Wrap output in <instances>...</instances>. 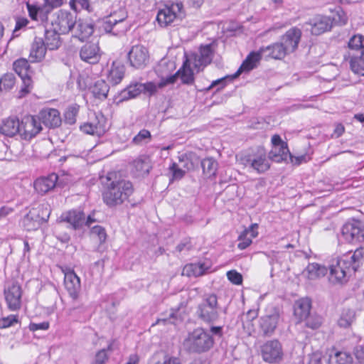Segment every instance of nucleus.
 <instances>
[{
	"label": "nucleus",
	"instance_id": "nucleus-1",
	"mask_svg": "<svg viewBox=\"0 0 364 364\" xmlns=\"http://www.w3.org/2000/svg\"><path fill=\"white\" fill-rule=\"evenodd\" d=\"M133 185L124 179L112 181L102 194L104 203L109 208L122 205L133 193Z\"/></svg>",
	"mask_w": 364,
	"mask_h": 364
},
{
	"label": "nucleus",
	"instance_id": "nucleus-2",
	"mask_svg": "<svg viewBox=\"0 0 364 364\" xmlns=\"http://www.w3.org/2000/svg\"><path fill=\"white\" fill-rule=\"evenodd\" d=\"M220 307L215 294H205L203 301L198 305L196 314L198 319L210 324L218 321Z\"/></svg>",
	"mask_w": 364,
	"mask_h": 364
},
{
	"label": "nucleus",
	"instance_id": "nucleus-3",
	"mask_svg": "<svg viewBox=\"0 0 364 364\" xmlns=\"http://www.w3.org/2000/svg\"><path fill=\"white\" fill-rule=\"evenodd\" d=\"M213 343V337L203 328H198L189 333L184 344L189 352L201 353L209 350Z\"/></svg>",
	"mask_w": 364,
	"mask_h": 364
},
{
	"label": "nucleus",
	"instance_id": "nucleus-4",
	"mask_svg": "<svg viewBox=\"0 0 364 364\" xmlns=\"http://www.w3.org/2000/svg\"><path fill=\"white\" fill-rule=\"evenodd\" d=\"M352 265L348 256L333 259L330 265V282L333 284L347 282L351 273L355 272Z\"/></svg>",
	"mask_w": 364,
	"mask_h": 364
},
{
	"label": "nucleus",
	"instance_id": "nucleus-5",
	"mask_svg": "<svg viewBox=\"0 0 364 364\" xmlns=\"http://www.w3.org/2000/svg\"><path fill=\"white\" fill-rule=\"evenodd\" d=\"M269 160L267 150L263 146H259L245 156L244 164L258 173H264L270 168Z\"/></svg>",
	"mask_w": 364,
	"mask_h": 364
},
{
	"label": "nucleus",
	"instance_id": "nucleus-6",
	"mask_svg": "<svg viewBox=\"0 0 364 364\" xmlns=\"http://www.w3.org/2000/svg\"><path fill=\"white\" fill-rule=\"evenodd\" d=\"M343 240L351 244L364 242V224L358 220L346 223L341 228Z\"/></svg>",
	"mask_w": 364,
	"mask_h": 364
},
{
	"label": "nucleus",
	"instance_id": "nucleus-7",
	"mask_svg": "<svg viewBox=\"0 0 364 364\" xmlns=\"http://www.w3.org/2000/svg\"><path fill=\"white\" fill-rule=\"evenodd\" d=\"M183 4L181 2L173 3L166 6L159 11L156 16V21L161 27L170 26L176 19L181 18L183 16Z\"/></svg>",
	"mask_w": 364,
	"mask_h": 364
},
{
	"label": "nucleus",
	"instance_id": "nucleus-8",
	"mask_svg": "<svg viewBox=\"0 0 364 364\" xmlns=\"http://www.w3.org/2000/svg\"><path fill=\"white\" fill-rule=\"evenodd\" d=\"M261 355L266 363H279L283 358V349L278 340L267 341L261 347Z\"/></svg>",
	"mask_w": 364,
	"mask_h": 364
},
{
	"label": "nucleus",
	"instance_id": "nucleus-9",
	"mask_svg": "<svg viewBox=\"0 0 364 364\" xmlns=\"http://www.w3.org/2000/svg\"><path fill=\"white\" fill-rule=\"evenodd\" d=\"M50 210L47 206L42 205L36 214L33 210H30L23 219V226L28 231L37 230L40 225L46 222L50 216Z\"/></svg>",
	"mask_w": 364,
	"mask_h": 364
},
{
	"label": "nucleus",
	"instance_id": "nucleus-10",
	"mask_svg": "<svg viewBox=\"0 0 364 364\" xmlns=\"http://www.w3.org/2000/svg\"><path fill=\"white\" fill-rule=\"evenodd\" d=\"M178 77H180L183 84L191 85L194 82L193 72L188 59L186 60L183 66L175 74L166 77H162L160 80L159 86L165 87L168 85L173 84Z\"/></svg>",
	"mask_w": 364,
	"mask_h": 364
},
{
	"label": "nucleus",
	"instance_id": "nucleus-11",
	"mask_svg": "<svg viewBox=\"0 0 364 364\" xmlns=\"http://www.w3.org/2000/svg\"><path fill=\"white\" fill-rule=\"evenodd\" d=\"M127 58L130 66L136 69H143L149 61V50L142 45L133 46L127 53Z\"/></svg>",
	"mask_w": 364,
	"mask_h": 364
},
{
	"label": "nucleus",
	"instance_id": "nucleus-12",
	"mask_svg": "<svg viewBox=\"0 0 364 364\" xmlns=\"http://www.w3.org/2000/svg\"><path fill=\"white\" fill-rule=\"evenodd\" d=\"M8 309L11 311H18L21 307L22 290L17 282H12L4 291Z\"/></svg>",
	"mask_w": 364,
	"mask_h": 364
},
{
	"label": "nucleus",
	"instance_id": "nucleus-13",
	"mask_svg": "<svg viewBox=\"0 0 364 364\" xmlns=\"http://www.w3.org/2000/svg\"><path fill=\"white\" fill-rule=\"evenodd\" d=\"M76 16L70 12L60 11L56 18L52 23V26L61 34H67L73 31L76 24Z\"/></svg>",
	"mask_w": 364,
	"mask_h": 364
},
{
	"label": "nucleus",
	"instance_id": "nucleus-14",
	"mask_svg": "<svg viewBox=\"0 0 364 364\" xmlns=\"http://www.w3.org/2000/svg\"><path fill=\"white\" fill-rule=\"evenodd\" d=\"M20 134L26 140L35 137L42 130L41 122L37 116H26L20 123Z\"/></svg>",
	"mask_w": 364,
	"mask_h": 364
},
{
	"label": "nucleus",
	"instance_id": "nucleus-15",
	"mask_svg": "<svg viewBox=\"0 0 364 364\" xmlns=\"http://www.w3.org/2000/svg\"><path fill=\"white\" fill-rule=\"evenodd\" d=\"M301 35L300 28L292 27L281 36L279 41L289 55L297 50Z\"/></svg>",
	"mask_w": 364,
	"mask_h": 364
},
{
	"label": "nucleus",
	"instance_id": "nucleus-16",
	"mask_svg": "<svg viewBox=\"0 0 364 364\" xmlns=\"http://www.w3.org/2000/svg\"><path fill=\"white\" fill-rule=\"evenodd\" d=\"M306 23L311 26V33L315 36L327 32L333 27L331 18L323 15H316Z\"/></svg>",
	"mask_w": 364,
	"mask_h": 364
},
{
	"label": "nucleus",
	"instance_id": "nucleus-17",
	"mask_svg": "<svg viewBox=\"0 0 364 364\" xmlns=\"http://www.w3.org/2000/svg\"><path fill=\"white\" fill-rule=\"evenodd\" d=\"M80 57L82 60L90 64L98 63L101 58L98 43L89 42L82 46L80 50Z\"/></svg>",
	"mask_w": 364,
	"mask_h": 364
},
{
	"label": "nucleus",
	"instance_id": "nucleus-18",
	"mask_svg": "<svg viewBox=\"0 0 364 364\" xmlns=\"http://www.w3.org/2000/svg\"><path fill=\"white\" fill-rule=\"evenodd\" d=\"M37 117L41 122V124H43L48 128L58 127L62 122L60 112L56 109H43L39 112Z\"/></svg>",
	"mask_w": 364,
	"mask_h": 364
},
{
	"label": "nucleus",
	"instance_id": "nucleus-19",
	"mask_svg": "<svg viewBox=\"0 0 364 364\" xmlns=\"http://www.w3.org/2000/svg\"><path fill=\"white\" fill-rule=\"evenodd\" d=\"M64 284L70 297L76 300L81 289L80 279L73 270L65 274Z\"/></svg>",
	"mask_w": 364,
	"mask_h": 364
},
{
	"label": "nucleus",
	"instance_id": "nucleus-20",
	"mask_svg": "<svg viewBox=\"0 0 364 364\" xmlns=\"http://www.w3.org/2000/svg\"><path fill=\"white\" fill-rule=\"evenodd\" d=\"M213 55V52L211 44L201 46L199 54H195L193 55L192 63L193 67L199 70L200 67H205L211 63Z\"/></svg>",
	"mask_w": 364,
	"mask_h": 364
},
{
	"label": "nucleus",
	"instance_id": "nucleus-21",
	"mask_svg": "<svg viewBox=\"0 0 364 364\" xmlns=\"http://www.w3.org/2000/svg\"><path fill=\"white\" fill-rule=\"evenodd\" d=\"M61 220L69 223L73 230L82 228L85 224V215L80 210H70L62 214Z\"/></svg>",
	"mask_w": 364,
	"mask_h": 364
},
{
	"label": "nucleus",
	"instance_id": "nucleus-22",
	"mask_svg": "<svg viewBox=\"0 0 364 364\" xmlns=\"http://www.w3.org/2000/svg\"><path fill=\"white\" fill-rule=\"evenodd\" d=\"M58 179V175L54 173L41 177L34 181V188L38 193L46 194L55 187Z\"/></svg>",
	"mask_w": 364,
	"mask_h": 364
},
{
	"label": "nucleus",
	"instance_id": "nucleus-23",
	"mask_svg": "<svg viewBox=\"0 0 364 364\" xmlns=\"http://www.w3.org/2000/svg\"><path fill=\"white\" fill-rule=\"evenodd\" d=\"M279 317L278 311L275 309L272 314L264 316L260 318L259 326L264 336H271L274 333L277 326Z\"/></svg>",
	"mask_w": 364,
	"mask_h": 364
},
{
	"label": "nucleus",
	"instance_id": "nucleus-24",
	"mask_svg": "<svg viewBox=\"0 0 364 364\" xmlns=\"http://www.w3.org/2000/svg\"><path fill=\"white\" fill-rule=\"evenodd\" d=\"M261 52H263L264 58L266 59L282 60L285 56L289 55L280 41L274 43L266 47H261Z\"/></svg>",
	"mask_w": 364,
	"mask_h": 364
},
{
	"label": "nucleus",
	"instance_id": "nucleus-25",
	"mask_svg": "<svg viewBox=\"0 0 364 364\" xmlns=\"http://www.w3.org/2000/svg\"><path fill=\"white\" fill-rule=\"evenodd\" d=\"M73 32V37L83 41L93 33L94 25L82 19L76 20V24L74 26Z\"/></svg>",
	"mask_w": 364,
	"mask_h": 364
},
{
	"label": "nucleus",
	"instance_id": "nucleus-26",
	"mask_svg": "<svg viewBox=\"0 0 364 364\" xmlns=\"http://www.w3.org/2000/svg\"><path fill=\"white\" fill-rule=\"evenodd\" d=\"M257 228V223L252 224L241 232L238 237L239 242L237 244V247L240 250H245L252 244V239L258 235Z\"/></svg>",
	"mask_w": 364,
	"mask_h": 364
},
{
	"label": "nucleus",
	"instance_id": "nucleus-27",
	"mask_svg": "<svg viewBox=\"0 0 364 364\" xmlns=\"http://www.w3.org/2000/svg\"><path fill=\"white\" fill-rule=\"evenodd\" d=\"M46 50L43 40L41 38H35L31 44L29 60L31 63L41 62L46 55Z\"/></svg>",
	"mask_w": 364,
	"mask_h": 364
},
{
	"label": "nucleus",
	"instance_id": "nucleus-28",
	"mask_svg": "<svg viewBox=\"0 0 364 364\" xmlns=\"http://www.w3.org/2000/svg\"><path fill=\"white\" fill-rule=\"evenodd\" d=\"M19 120L16 117H9L2 120L0 124V133L9 137L20 133Z\"/></svg>",
	"mask_w": 364,
	"mask_h": 364
},
{
	"label": "nucleus",
	"instance_id": "nucleus-29",
	"mask_svg": "<svg viewBox=\"0 0 364 364\" xmlns=\"http://www.w3.org/2000/svg\"><path fill=\"white\" fill-rule=\"evenodd\" d=\"M264 58L263 52H261V48L257 52H251L237 71L235 77L239 75L242 71H250L257 67V64Z\"/></svg>",
	"mask_w": 364,
	"mask_h": 364
},
{
	"label": "nucleus",
	"instance_id": "nucleus-30",
	"mask_svg": "<svg viewBox=\"0 0 364 364\" xmlns=\"http://www.w3.org/2000/svg\"><path fill=\"white\" fill-rule=\"evenodd\" d=\"M60 33L54 28L46 30L44 43L47 49L50 50H57L61 46Z\"/></svg>",
	"mask_w": 364,
	"mask_h": 364
},
{
	"label": "nucleus",
	"instance_id": "nucleus-31",
	"mask_svg": "<svg viewBox=\"0 0 364 364\" xmlns=\"http://www.w3.org/2000/svg\"><path fill=\"white\" fill-rule=\"evenodd\" d=\"M125 67L119 62H113L109 71L107 79L113 85L119 84L124 76Z\"/></svg>",
	"mask_w": 364,
	"mask_h": 364
},
{
	"label": "nucleus",
	"instance_id": "nucleus-32",
	"mask_svg": "<svg viewBox=\"0 0 364 364\" xmlns=\"http://www.w3.org/2000/svg\"><path fill=\"white\" fill-rule=\"evenodd\" d=\"M120 15L117 16V14H112L110 16L107 17L104 21L103 28L106 33H112L114 34H117V32L119 30H117L116 32L113 31L114 27L117 26L119 23L122 22L127 18V14L124 11H120Z\"/></svg>",
	"mask_w": 364,
	"mask_h": 364
},
{
	"label": "nucleus",
	"instance_id": "nucleus-33",
	"mask_svg": "<svg viewBox=\"0 0 364 364\" xmlns=\"http://www.w3.org/2000/svg\"><path fill=\"white\" fill-rule=\"evenodd\" d=\"M311 306V300L309 299H301L295 304L294 314L301 320L306 319L309 316Z\"/></svg>",
	"mask_w": 364,
	"mask_h": 364
},
{
	"label": "nucleus",
	"instance_id": "nucleus-34",
	"mask_svg": "<svg viewBox=\"0 0 364 364\" xmlns=\"http://www.w3.org/2000/svg\"><path fill=\"white\" fill-rule=\"evenodd\" d=\"M133 171L138 176L146 175L151 168L150 160L148 157H139L132 163Z\"/></svg>",
	"mask_w": 364,
	"mask_h": 364
},
{
	"label": "nucleus",
	"instance_id": "nucleus-35",
	"mask_svg": "<svg viewBox=\"0 0 364 364\" xmlns=\"http://www.w3.org/2000/svg\"><path fill=\"white\" fill-rule=\"evenodd\" d=\"M179 166L186 171L193 170L198 162L197 155L193 152L185 153L178 156Z\"/></svg>",
	"mask_w": 364,
	"mask_h": 364
},
{
	"label": "nucleus",
	"instance_id": "nucleus-36",
	"mask_svg": "<svg viewBox=\"0 0 364 364\" xmlns=\"http://www.w3.org/2000/svg\"><path fill=\"white\" fill-rule=\"evenodd\" d=\"M141 87L142 83L130 84L119 93L120 101H125L137 97L142 92Z\"/></svg>",
	"mask_w": 364,
	"mask_h": 364
},
{
	"label": "nucleus",
	"instance_id": "nucleus-37",
	"mask_svg": "<svg viewBox=\"0 0 364 364\" xmlns=\"http://www.w3.org/2000/svg\"><path fill=\"white\" fill-rule=\"evenodd\" d=\"M90 90L95 97L105 100L107 97L109 87L104 80H98L90 87Z\"/></svg>",
	"mask_w": 364,
	"mask_h": 364
},
{
	"label": "nucleus",
	"instance_id": "nucleus-38",
	"mask_svg": "<svg viewBox=\"0 0 364 364\" xmlns=\"http://www.w3.org/2000/svg\"><path fill=\"white\" fill-rule=\"evenodd\" d=\"M355 320V312L353 309L345 308L342 310L339 318L338 319V325L341 328H348Z\"/></svg>",
	"mask_w": 364,
	"mask_h": 364
},
{
	"label": "nucleus",
	"instance_id": "nucleus-39",
	"mask_svg": "<svg viewBox=\"0 0 364 364\" xmlns=\"http://www.w3.org/2000/svg\"><path fill=\"white\" fill-rule=\"evenodd\" d=\"M351 355L344 351H336L329 355L328 364H352Z\"/></svg>",
	"mask_w": 364,
	"mask_h": 364
},
{
	"label": "nucleus",
	"instance_id": "nucleus-40",
	"mask_svg": "<svg viewBox=\"0 0 364 364\" xmlns=\"http://www.w3.org/2000/svg\"><path fill=\"white\" fill-rule=\"evenodd\" d=\"M307 277L309 279H316L323 277L327 273V269L318 263H311L306 267Z\"/></svg>",
	"mask_w": 364,
	"mask_h": 364
},
{
	"label": "nucleus",
	"instance_id": "nucleus-41",
	"mask_svg": "<svg viewBox=\"0 0 364 364\" xmlns=\"http://www.w3.org/2000/svg\"><path fill=\"white\" fill-rule=\"evenodd\" d=\"M80 130L87 134L100 136L105 132V127L98 122L97 123H85L83 125L80 126Z\"/></svg>",
	"mask_w": 364,
	"mask_h": 364
},
{
	"label": "nucleus",
	"instance_id": "nucleus-42",
	"mask_svg": "<svg viewBox=\"0 0 364 364\" xmlns=\"http://www.w3.org/2000/svg\"><path fill=\"white\" fill-rule=\"evenodd\" d=\"M350 56V65L352 71L358 75L364 76V53L360 56H353L349 53Z\"/></svg>",
	"mask_w": 364,
	"mask_h": 364
},
{
	"label": "nucleus",
	"instance_id": "nucleus-43",
	"mask_svg": "<svg viewBox=\"0 0 364 364\" xmlns=\"http://www.w3.org/2000/svg\"><path fill=\"white\" fill-rule=\"evenodd\" d=\"M269 159L273 161L280 163L283 161H286L288 157H292L291 153L287 147V151L282 149V146L278 148H272V149L268 154Z\"/></svg>",
	"mask_w": 364,
	"mask_h": 364
},
{
	"label": "nucleus",
	"instance_id": "nucleus-44",
	"mask_svg": "<svg viewBox=\"0 0 364 364\" xmlns=\"http://www.w3.org/2000/svg\"><path fill=\"white\" fill-rule=\"evenodd\" d=\"M204 264H190L184 267L182 274L187 277H199L205 273Z\"/></svg>",
	"mask_w": 364,
	"mask_h": 364
},
{
	"label": "nucleus",
	"instance_id": "nucleus-45",
	"mask_svg": "<svg viewBox=\"0 0 364 364\" xmlns=\"http://www.w3.org/2000/svg\"><path fill=\"white\" fill-rule=\"evenodd\" d=\"M332 13V16H330L332 21V26L333 25L343 26L346 24L348 21V17L341 7H336Z\"/></svg>",
	"mask_w": 364,
	"mask_h": 364
},
{
	"label": "nucleus",
	"instance_id": "nucleus-46",
	"mask_svg": "<svg viewBox=\"0 0 364 364\" xmlns=\"http://www.w3.org/2000/svg\"><path fill=\"white\" fill-rule=\"evenodd\" d=\"M201 166L203 173L210 176L215 174L218 163L213 158H206L201 161Z\"/></svg>",
	"mask_w": 364,
	"mask_h": 364
},
{
	"label": "nucleus",
	"instance_id": "nucleus-47",
	"mask_svg": "<svg viewBox=\"0 0 364 364\" xmlns=\"http://www.w3.org/2000/svg\"><path fill=\"white\" fill-rule=\"evenodd\" d=\"M348 48L350 50H358L364 53V38L361 35H355L350 38L348 42Z\"/></svg>",
	"mask_w": 364,
	"mask_h": 364
},
{
	"label": "nucleus",
	"instance_id": "nucleus-48",
	"mask_svg": "<svg viewBox=\"0 0 364 364\" xmlns=\"http://www.w3.org/2000/svg\"><path fill=\"white\" fill-rule=\"evenodd\" d=\"M15 75L13 73H6L0 78V90L9 91L14 85Z\"/></svg>",
	"mask_w": 364,
	"mask_h": 364
},
{
	"label": "nucleus",
	"instance_id": "nucleus-49",
	"mask_svg": "<svg viewBox=\"0 0 364 364\" xmlns=\"http://www.w3.org/2000/svg\"><path fill=\"white\" fill-rule=\"evenodd\" d=\"M347 256H348L350 263L353 264V269H354V270L356 271L359 267L360 264L361 263V261L364 256V247H360L359 248H357L354 251L353 255H348Z\"/></svg>",
	"mask_w": 364,
	"mask_h": 364
},
{
	"label": "nucleus",
	"instance_id": "nucleus-50",
	"mask_svg": "<svg viewBox=\"0 0 364 364\" xmlns=\"http://www.w3.org/2000/svg\"><path fill=\"white\" fill-rule=\"evenodd\" d=\"M29 68L28 63L26 59H19L14 63V68L16 73H18L21 77H28L26 72Z\"/></svg>",
	"mask_w": 364,
	"mask_h": 364
},
{
	"label": "nucleus",
	"instance_id": "nucleus-51",
	"mask_svg": "<svg viewBox=\"0 0 364 364\" xmlns=\"http://www.w3.org/2000/svg\"><path fill=\"white\" fill-rule=\"evenodd\" d=\"M90 234L93 237L97 238L100 244L104 243L107 240L105 229L100 225H95L90 230Z\"/></svg>",
	"mask_w": 364,
	"mask_h": 364
},
{
	"label": "nucleus",
	"instance_id": "nucleus-52",
	"mask_svg": "<svg viewBox=\"0 0 364 364\" xmlns=\"http://www.w3.org/2000/svg\"><path fill=\"white\" fill-rule=\"evenodd\" d=\"M78 108L74 106L69 107L64 114L65 122L68 124H74L76 122V117Z\"/></svg>",
	"mask_w": 364,
	"mask_h": 364
},
{
	"label": "nucleus",
	"instance_id": "nucleus-53",
	"mask_svg": "<svg viewBox=\"0 0 364 364\" xmlns=\"http://www.w3.org/2000/svg\"><path fill=\"white\" fill-rule=\"evenodd\" d=\"M151 133L146 129L141 130L134 138L132 141L135 144H142L146 143L151 139Z\"/></svg>",
	"mask_w": 364,
	"mask_h": 364
},
{
	"label": "nucleus",
	"instance_id": "nucleus-54",
	"mask_svg": "<svg viewBox=\"0 0 364 364\" xmlns=\"http://www.w3.org/2000/svg\"><path fill=\"white\" fill-rule=\"evenodd\" d=\"M18 323V316L9 315L0 318V328H6Z\"/></svg>",
	"mask_w": 364,
	"mask_h": 364
},
{
	"label": "nucleus",
	"instance_id": "nucleus-55",
	"mask_svg": "<svg viewBox=\"0 0 364 364\" xmlns=\"http://www.w3.org/2000/svg\"><path fill=\"white\" fill-rule=\"evenodd\" d=\"M169 170L172 173V179L179 180L181 179L185 173L186 171L180 167L176 162H173L169 166Z\"/></svg>",
	"mask_w": 364,
	"mask_h": 364
},
{
	"label": "nucleus",
	"instance_id": "nucleus-56",
	"mask_svg": "<svg viewBox=\"0 0 364 364\" xmlns=\"http://www.w3.org/2000/svg\"><path fill=\"white\" fill-rule=\"evenodd\" d=\"M231 80V78L230 77V76L227 75L222 78L214 80L212 82V83L210 85V86L206 88V90L209 91L212 88L217 87L216 90L219 91V90L223 89L226 86L228 80Z\"/></svg>",
	"mask_w": 364,
	"mask_h": 364
},
{
	"label": "nucleus",
	"instance_id": "nucleus-57",
	"mask_svg": "<svg viewBox=\"0 0 364 364\" xmlns=\"http://www.w3.org/2000/svg\"><path fill=\"white\" fill-rule=\"evenodd\" d=\"M160 82L158 84H155L153 82H148L146 83H142L141 91L144 92H148L150 95H154L159 88H163L164 87H160Z\"/></svg>",
	"mask_w": 364,
	"mask_h": 364
},
{
	"label": "nucleus",
	"instance_id": "nucleus-58",
	"mask_svg": "<svg viewBox=\"0 0 364 364\" xmlns=\"http://www.w3.org/2000/svg\"><path fill=\"white\" fill-rule=\"evenodd\" d=\"M112 343L109 344L107 349H102L97 352L95 356V364H104L108 359L107 350H112Z\"/></svg>",
	"mask_w": 364,
	"mask_h": 364
},
{
	"label": "nucleus",
	"instance_id": "nucleus-59",
	"mask_svg": "<svg viewBox=\"0 0 364 364\" xmlns=\"http://www.w3.org/2000/svg\"><path fill=\"white\" fill-rule=\"evenodd\" d=\"M322 353L319 350L314 351L307 355V364H321Z\"/></svg>",
	"mask_w": 364,
	"mask_h": 364
},
{
	"label": "nucleus",
	"instance_id": "nucleus-60",
	"mask_svg": "<svg viewBox=\"0 0 364 364\" xmlns=\"http://www.w3.org/2000/svg\"><path fill=\"white\" fill-rule=\"evenodd\" d=\"M228 279L234 284L239 285L242 282V276L235 270H230L227 272Z\"/></svg>",
	"mask_w": 364,
	"mask_h": 364
},
{
	"label": "nucleus",
	"instance_id": "nucleus-61",
	"mask_svg": "<svg viewBox=\"0 0 364 364\" xmlns=\"http://www.w3.org/2000/svg\"><path fill=\"white\" fill-rule=\"evenodd\" d=\"M23 86L19 91L18 97L22 98L31 92V78L22 77Z\"/></svg>",
	"mask_w": 364,
	"mask_h": 364
},
{
	"label": "nucleus",
	"instance_id": "nucleus-62",
	"mask_svg": "<svg viewBox=\"0 0 364 364\" xmlns=\"http://www.w3.org/2000/svg\"><path fill=\"white\" fill-rule=\"evenodd\" d=\"M63 4V0H44V9L46 12L50 11L55 8L60 7Z\"/></svg>",
	"mask_w": 364,
	"mask_h": 364
},
{
	"label": "nucleus",
	"instance_id": "nucleus-63",
	"mask_svg": "<svg viewBox=\"0 0 364 364\" xmlns=\"http://www.w3.org/2000/svg\"><path fill=\"white\" fill-rule=\"evenodd\" d=\"M272 148H278V146H282V149L285 151H287V142L282 141V138L278 134H274L272 137Z\"/></svg>",
	"mask_w": 364,
	"mask_h": 364
},
{
	"label": "nucleus",
	"instance_id": "nucleus-64",
	"mask_svg": "<svg viewBox=\"0 0 364 364\" xmlns=\"http://www.w3.org/2000/svg\"><path fill=\"white\" fill-rule=\"evenodd\" d=\"M306 326L312 329L318 328L321 324V318L320 317L314 318L312 316H309L306 318Z\"/></svg>",
	"mask_w": 364,
	"mask_h": 364
}]
</instances>
